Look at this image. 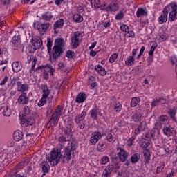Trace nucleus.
Listing matches in <instances>:
<instances>
[{
  "mask_svg": "<svg viewBox=\"0 0 177 177\" xmlns=\"http://www.w3.org/2000/svg\"><path fill=\"white\" fill-rule=\"evenodd\" d=\"M30 98L27 97V93H22L21 95L18 97V103L19 104H28Z\"/></svg>",
  "mask_w": 177,
  "mask_h": 177,
  "instance_id": "obj_15",
  "label": "nucleus"
},
{
  "mask_svg": "<svg viewBox=\"0 0 177 177\" xmlns=\"http://www.w3.org/2000/svg\"><path fill=\"white\" fill-rule=\"evenodd\" d=\"M142 16H147V10L145 8H139L136 12V17H142Z\"/></svg>",
  "mask_w": 177,
  "mask_h": 177,
  "instance_id": "obj_28",
  "label": "nucleus"
},
{
  "mask_svg": "<svg viewBox=\"0 0 177 177\" xmlns=\"http://www.w3.org/2000/svg\"><path fill=\"white\" fill-rule=\"evenodd\" d=\"M53 18V15L50 12H46L42 15L43 20H46L47 21H49V20H50Z\"/></svg>",
  "mask_w": 177,
  "mask_h": 177,
  "instance_id": "obj_37",
  "label": "nucleus"
},
{
  "mask_svg": "<svg viewBox=\"0 0 177 177\" xmlns=\"http://www.w3.org/2000/svg\"><path fill=\"white\" fill-rule=\"evenodd\" d=\"M117 150H120V151L118 153V156L120 161H122V162H125V161L128 160V152L120 147H118Z\"/></svg>",
  "mask_w": 177,
  "mask_h": 177,
  "instance_id": "obj_10",
  "label": "nucleus"
},
{
  "mask_svg": "<svg viewBox=\"0 0 177 177\" xmlns=\"http://www.w3.org/2000/svg\"><path fill=\"white\" fill-rule=\"evenodd\" d=\"M63 151L61 149V147L57 150H54L50 152L48 161L53 167L57 165L58 162H60V158H62V153Z\"/></svg>",
  "mask_w": 177,
  "mask_h": 177,
  "instance_id": "obj_3",
  "label": "nucleus"
},
{
  "mask_svg": "<svg viewBox=\"0 0 177 177\" xmlns=\"http://www.w3.org/2000/svg\"><path fill=\"white\" fill-rule=\"evenodd\" d=\"M1 110L5 117H10L11 111L8 106H3Z\"/></svg>",
  "mask_w": 177,
  "mask_h": 177,
  "instance_id": "obj_35",
  "label": "nucleus"
},
{
  "mask_svg": "<svg viewBox=\"0 0 177 177\" xmlns=\"http://www.w3.org/2000/svg\"><path fill=\"white\" fill-rule=\"evenodd\" d=\"M99 108H94L90 111V117L94 120H97V115L102 116V113Z\"/></svg>",
  "mask_w": 177,
  "mask_h": 177,
  "instance_id": "obj_18",
  "label": "nucleus"
},
{
  "mask_svg": "<svg viewBox=\"0 0 177 177\" xmlns=\"http://www.w3.org/2000/svg\"><path fill=\"white\" fill-rule=\"evenodd\" d=\"M142 118H143V116L142 114L139 112H136L133 115H132V120L135 122H139V121H142Z\"/></svg>",
  "mask_w": 177,
  "mask_h": 177,
  "instance_id": "obj_30",
  "label": "nucleus"
},
{
  "mask_svg": "<svg viewBox=\"0 0 177 177\" xmlns=\"http://www.w3.org/2000/svg\"><path fill=\"white\" fill-rule=\"evenodd\" d=\"M120 30L126 33L127 31L129 30V26H128V25H122L120 26Z\"/></svg>",
  "mask_w": 177,
  "mask_h": 177,
  "instance_id": "obj_63",
  "label": "nucleus"
},
{
  "mask_svg": "<svg viewBox=\"0 0 177 177\" xmlns=\"http://www.w3.org/2000/svg\"><path fill=\"white\" fill-rule=\"evenodd\" d=\"M34 124H35V120L33 118H26L24 116H23V118H21V127H23V128H27L28 131H32V129L35 128Z\"/></svg>",
  "mask_w": 177,
  "mask_h": 177,
  "instance_id": "obj_4",
  "label": "nucleus"
},
{
  "mask_svg": "<svg viewBox=\"0 0 177 177\" xmlns=\"http://www.w3.org/2000/svg\"><path fill=\"white\" fill-rule=\"evenodd\" d=\"M85 117H86V111H83L81 114H78L75 117V122L79 127L80 129H85Z\"/></svg>",
  "mask_w": 177,
  "mask_h": 177,
  "instance_id": "obj_6",
  "label": "nucleus"
},
{
  "mask_svg": "<svg viewBox=\"0 0 177 177\" xmlns=\"http://www.w3.org/2000/svg\"><path fill=\"white\" fill-rule=\"evenodd\" d=\"M156 48H157V44H153L151 47V50L149 51V56H153V54L154 53V51L156 50Z\"/></svg>",
  "mask_w": 177,
  "mask_h": 177,
  "instance_id": "obj_58",
  "label": "nucleus"
},
{
  "mask_svg": "<svg viewBox=\"0 0 177 177\" xmlns=\"http://www.w3.org/2000/svg\"><path fill=\"white\" fill-rule=\"evenodd\" d=\"M165 103H167V100H165V99L158 98L153 100L151 102V107H156V106H158V104H165Z\"/></svg>",
  "mask_w": 177,
  "mask_h": 177,
  "instance_id": "obj_22",
  "label": "nucleus"
},
{
  "mask_svg": "<svg viewBox=\"0 0 177 177\" xmlns=\"http://www.w3.org/2000/svg\"><path fill=\"white\" fill-rule=\"evenodd\" d=\"M64 50L63 48H59V46H53V53L52 55L50 56V62H56L60 57V56H63Z\"/></svg>",
  "mask_w": 177,
  "mask_h": 177,
  "instance_id": "obj_7",
  "label": "nucleus"
},
{
  "mask_svg": "<svg viewBox=\"0 0 177 177\" xmlns=\"http://www.w3.org/2000/svg\"><path fill=\"white\" fill-rule=\"evenodd\" d=\"M118 57V55L117 53L113 54L110 57H109V63H114L115 60H117Z\"/></svg>",
  "mask_w": 177,
  "mask_h": 177,
  "instance_id": "obj_49",
  "label": "nucleus"
},
{
  "mask_svg": "<svg viewBox=\"0 0 177 177\" xmlns=\"http://www.w3.org/2000/svg\"><path fill=\"white\" fill-rule=\"evenodd\" d=\"M144 157L146 162H149L150 161V151L148 149H145L144 151Z\"/></svg>",
  "mask_w": 177,
  "mask_h": 177,
  "instance_id": "obj_42",
  "label": "nucleus"
},
{
  "mask_svg": "<svg viewBox=\"0 0 177 177\" xmlns=\"http://www.w3.org/2000/svg\"><path fill=\"white\" fill-rule=\"evenodd\" d=\"M120 9V6L117 3L112 2L109 6H107L105 10L106 12H117Z\"/></svg>",
  "mask_w": 177,
  "mask_h": 177,
  "instance_id": "obj_19",
  "label": "nucleus"
},
{
  "mask_svg": "<svg viewBox=\"0 0 177 177\" xmlns=\"http://www.w3.org/2000/svg\"><path fill=\"white\" fill-rule=\"evenodd\" d=\"M125 64L129 66V67L133 66L135 64V58L133 57L130 56L127 60L125 62Z\"/></svg>",
  "mask_w": 177,
  "mask_h": 177,
  "instance_id": "obj_38",
  "label": "nucleus"
},
{
  "mask_svg": "<svg viewBox=\"0 0 177 177\" xmlns=\"http://www.w3.org/2000/svg\"><path fill=\"white\" fill-rule=\"evenodd\" d=\"M27 164H28V162L26 160H22L21 162H20L19 163H18L15 169H23V168H24V167H26V165H27Z\"/></svg>",
  "mask_w": 177,
  "mask_h": 177,
  "instance_id": "obj_40",
  "label": "nucleus"
},
{
  "mask_svg": "<svg viewBox=\"0 0 177 177\" xmlns=\"http://www.w3.org/2000/svg\"><path fill=\"white\" fill-rule=\"evenodd\" d=\"M133 143H135V138L134 137H131V138H129L127 141V145L129 146V147H131V146H132V145H133Z\"/></svg>",
  "mask_w": 177,
  "mask_h": 177,
  "instance_id": "obj_62",
  "label": "nucleus"
},
{
  "mask_svg": "<svg viewBox=\"0 0 177 177\" xmlns=\"http://www.w3.org/2000/svg\"><path fill=\"white\" fill-rule=\"evenodd\" d=\"M59 146L61 147V156H62L63 162H68L71 158H74V150H75V145L66 140L64 137H59Z\"/></svg>",
  "mask_w": 177,
  "mask_h": 177,
  "instance_id": "obj_1",
  "label": "nucleus"
},
{
  "mask_svg": "<svg viewBox=\"0 0 177 177\" xmlns=\"http://www.w3.org/2000/svg\"><path fill=\"white\" fill-rule=\"evenodd\" d=\"M141 141V147H142V149H147V147L150 146V140H146L145 138H142Z\"/></svg>",
  "mask_w": 177,
  "mask_h": 177,
  "instance_id": "obj_39",
  "label": "nucleus"
},
{
  "mask_svg": "<svg viewBox=\"0 0 177 177\" xmlns=\"http://www.w3.org/2000/svg\"><path fill=\"white\" fill-rule=\"evenodd\" d=\"M12 67L15 73H19L21 70V64L19 62H14Z\"/></svg>",
  "mask_w": 177,
  "mask_h": 177,
  "instance_id": "obj_31",
  "label": "nucleus"
},
{
  "mask_svg": "<svg viewBox=\"0 0 177 177\" xmlns=\"http://www.w3.org/2000/svg\"><path fill=\"white\" fill-rule=\"evenodd\" d=\"M64 136H60V138H65L66 140L70 142L71 138H73V133L71 132V128L66 127L63 130Z\"/></svg>",
  "mask_w": 177,
  "mask_h": 177,
  "instance_id": "obj_16",
  "label": "nucleus"
},
{
  "mask_svg": "<svg viewBox=\"0 0 177 177\" xmlns=\"http://www.w3.org/2000/svg\"><path fill=\"white\" fill-rule=\"evenodd\" d=\"M139 160H140V154L139 153H133L131 157V162L132 164H136V162H139Z\"/></svg>",
  "mask_w": 177,
  "mask_h": 177,
  "instance_id": "obj_34",
  "label": "nucleus"
},
{
  "mask_svg": "<svg viewBox=\"0 0 177 177\" xmlns=\"http://www.w3.org/2000/svg\"><path fill=\"white\" fill-rule=\"evenodd\" d=\"M164 167H165V163H164V162H161L160 163V166L156 169V174H161V172H162V169H164Z\"/></svg>",
  "mask_w": 177,
  "mask_h": 177,
  "instance_id": "obj_46",
  "label": "nucleus"
},
{
  "mask_svg": "<svg viewBox=\"0 0 177 177\" xmlns=\"http://www.w3.org/2000/svg\"><path fill=\"white\" fill-rule=\"evenodd\" d=\"M124 35L127 37V38H135V32L132 30H129V29L126 31Z\"/></svg>",
  "mask_w": 177,
  "mask_h": 177,
  "instance_id": "obj_47",
  "label": "nucleus"
},
{
  "mask_svg": "<svg viewBox=\"0 0 177 177\" xmlns=\"http://www.w3.org/2000/svg\"><path fill=\"white\" fill-rule=\"evenodd\" d=\"M33 133L26 134V142H32Z\"/></svg>",
  "mask_w": 177,
  "mask_h": 177,
  "instance_id": "obj_64",
  "label": "nucleus"
},
{
  "mask_svg": "<svg viewBox=\"0 0 177 177\" xmlns=\"http://www.w3.org/2000/svg\"><path fill=\"white\" fill-rule=\"evenodd\" d=\"M166 8H167V12H170L169 21H175L177 19V5L175 3H171Z\"/></svg>",
  "mask_w": 177,
  "mask_h": 177,
  "instance_id": "obj_5",
  "label": "nucleus"
},
{
  "mask_svg": "<svg viewBox=\"0 0 177 177\" xmlns=\"http://www.w3.org/2000/svg\"><path fill=\"white\" fill-rule=\"evenodd\" d=\"M24 111V117H26V115H28L31 113V110H30V108L28 107V106H25Z\"/></svg>",
  "mask_w": 177,
  "mask_h": 177,
  "instance_id": "obj_55",
  "label": "nucleus"
},
{
  "mask_svg": "<svg viewBox=\"0 0 177 177\" xmlns=\"http://www.w3.org/2000/svg\"><path fill=\"white\" fill-rule=\"evenodd\" d=\"M47 49L48 50V53L52 52V41L48 39L47 41Z\"/></svg>",
  "mask_w": 177,
  "mask_h": 177,
  "instance_id": "obj_56",
  "label": "nucleus"
},
{
  "mask_svg": "<svg viewBox=\"0 0 177 177\" xmlns=\"http://www.w3.org/2000/svg\"><path fill=\"white\" fill-rule=\"evenodd\" d=\"M121 109H122V105H121L120 102H118L115 105L114 111H115V113H120V111H121Z\"/></svg>",
  "mask_w": 177,
  "mask_h": 177,
  "instance_id": "obj_51",
  "label": "nucleus"
},
{
  "mask_svg": "<svg viewBox=\"0 0 177 177\" xmlns=\"http://www.w3.org/2000/svg\"><path fill=\"white\" fill-rule=\"evenodd\" d=\"M17 149H15V151H23L24 150L25 147L22 144L18 143L16 145Z\"/></svg>",
  "mask_w": 177,
  "mask_h": 177,
  "instance_id": "obj_52",
  "label": "nucleus"
},
{
  "mask_svg": "<svg viewBox=\"0 0 177 177\" xmlns=\"http://www.w3.org/2000/svg\"><path fill=\"white\" fill-rule=\"evenodd\" d=\"M50 26V24L49 23L39 24L37 28L39 34H41L43 35L44 33L48 31V29L49 28Z\"/></svg>",
  "mask_w": 177,
  "mask_h": 177,
  "instance_id": "obj_17",
  "label": "nucleus"
},
{
  "mask_svg": "<svg viewBox=\"0 0 177 177\" xmlns=\"http://www.w3.org/2000/svg\"><path fill=\"white\" fill-rule=\"evenodd\" d=\"M75 55V53L71 50H68V52L66 53V57L68 59H73L74 56Z\"/></svg>",
  "mask_w": 177,
  "mask_h": 177,
  "instance_id": "obj_50",
  "label": "nucleus"
},
{
  "mask_svg": "<svg viewBox=\"0 0 177 177\" xmlns=\"http://www.w3.org/2000/svg\"><path fill=\"white\" fill-rule=\"evenodd\" d=\"M162 132H163L164 135L167 136V138H169L171 136H174V133H175V132H176V131H174V129H173L172 127L168 126V127H165L162 129Z\"/></svg>",
  "mask_w": 177,
  "mask_h": 177,
  "instance_id": "obj_14",
  "label": "nucleus"
},
{
  "mask_svg": "<svg viewBox=\"0 0 177 177\" xmlns=\"http://www.w3.org/2000/svg\"><path fill=\"white\" fill-rule=\"evenodd\" d=\"M106 149H107V145H106V142H99L97 146V150L100 153H103V151H106Z\"/></svg>",
  "mask_w": 177,
  "mask_h": 177,
  "instance_id": "obj_29",
  "label": "nucleus"
},
{
  "mask_svg": "<svg viewBox=\"0 0 177 177\" xmlns=\"http://www.w3.org/2000/svg\"><path fill=\"white\" fill-rule=\"evenodd\" d=\"M146 128V122H141L137 129L134 130L135 135H139L140 132H143Z\"/></svg>",
  "mask_w": 177,
  "mask_h": 177,
  "instance_id": "obj_21",
  "label": "nucleus"
},
{
  "mask_svg": "<svg viewBox=\"0 0 177 177\" xmlns=\"http://www.w3.org/2000/svg\"><path fill=\"white\" fill-rule=\"evenodd\" d=\"M63 26H64V19H60L55 23L54 30H56V28H63Z\"/></svg>",
  "mask_w": 177,
  "mask_h": 177,
  "instance_id": "obj_32",
  "label": "nucleus"
},
{
  "mask_svg": "<svg viewBox=\"0 0 177 177\" xmlns=\"http://www.w3.org/2000/svg\"><path fill=\"white\" fill-rule=\"evenodd\" d=\"M109 156H104L100 160V164H102V165H104L107 164V162H109Z\"/></svg>",
  "mask_w": 177,
  "mask_h": 177,
  "instance_id": "obj_54",
  "label": "nucleus"
},
{
  "mask_svg": "<svg viewBox=\"0 0 177 177\" xmlns=\"http://www.w3.org/2000/svg\"><path fill=\"white\" fill-rule=\"evenodd\" d=\"M41 167L43 175L45 176L46 175V174H48V172H49V169H50V166H49V164L47 163V162H42Z\"/></svg>",
  "mask_w": 177,
  "mask_h": 177,
  "instance_id": "obj_27",
  "label": "nucleus"
},
{
  "mask_svg": "<svg viewBox=\"0 0 177 177\" xmlns=\"http://www.w3.org/2000/svg\"><path fill=\"white\" fill-rule=\"evenodd\" d=\"M145 49H146V47L142 46V48H140V53L137 57L138 60H139L140 59V57L143 55V53L145 52Z\"/></svg>",
  "mask_w": 177,
  "mask_h": 177,
  "instance_id": "obj_60",
  "label": "nucleus"
},
{
  "mask_svg": "<svg viewBox=\"0 0 177 177\" xmlns=\"http://www.w3.org/2000/svg\"><path fill=\"white\" fill-rule=\"evenodd\" d=\"M32 45H33V49L34 50H37V49H39L42 45V39L39 37H33L31 41Z\"/></svg>",
  "mask_w": 177,
  "mask_h": 177,
  "instance_id": "obj_12",
  "label": "nucleus"
},
{
  "mask_svg": "<svg viewBox=\"0 0 177 177\" xmlns=\"http://www.w3.org/2000/svg\"><path fill=\"white\" fill-rule=\"evenodd\" d=\"M12 41L15 46H19V45H20V38L18 37V36H14Z\"/></svg>",
  "mask_w": 177,
  "mask_h": 177,
  "instance_id": "obj_45",
  "label": "nucleus"
},
{
  "mask_svg": "<svg viewBox=\"0 0 177 177\" xmlns=\"http://www.w3.org/2000/svg\"><path fill=\"white\" fill-rule=\"evenodd\" d=\"M14 140L19 142L23 139V132L20 130H16L13 133Z\"/></svg>",
  "mask_w": 177,
  "mask_h": 177,
  "instance_id": "obj_23",
  "label": "nucleus"
},
{
  "mask_svg": "<svg viewBox=\"0 0 177 177\" xmlns=\"http://www.w3.org/2000/svg\"><path fill=\"white\" fill-rule=\"evenodd\" d=\"M85 100H86V94L84 93H79L77 97L75 98L76 103H84Z\"/></svg>",
  "mask_w": 177,
  "mask_h": 177,
  "instance_id": "obj_25",
  "label": "nucleus"
},
{
  "mask_svg": "<svg viewBox=\"0 0 177 177\" xmlns=\"http://www.w3.org/2000/svg\"><path fill=\"white\" fill-rule=\"evenodd\" d=\"M46 68H49L50 75L53 77V75H55V68H52V66H50V64H47Z\"/></svg>",
  "mask_w": 177,
  "mask_h": 177,
  "instance_id": "obj_61",
  "label": "nucleus"
},
{
  "mask_svg": "<svg viewBox=\"0 0 177 177\" xmlns=\"http://www.w3.org/2000/svg\"><path fill=\"white\" fill-rule=\"evenodd\" d=\"M17 91L21 92V93H24L25 92H27L28 91V84H23L21 82L18 81L17 82Z\"/></svg>",
  "mask_w": 177,
  "mask_h": 177,
  "instance_id": "obj_13",
  "label": "nucleus"
},
{
  "mask_svg": "<svg viewBox=\"0 0 177 177\" xmlns=\"http://www.w3.org/2000/svg\"><path fill=\"white\" fill-rule=\"evenodd\" d=\"M139 102H140V98L139 97H133L131 99V107H136V106H138V104H139Z\"/></svg>",
  "mask_w": 177,
  "mask_h": 177,
  "instance_id": "obj_43",
  "label": "nucleus"
},
{
  "mask_svg": "<svg viewBox=\"0 0 177 177\" xmlns=\"http://www.w3.org/2000/svg\"><path fill=\"white\" fill-rule=\"evenodd\" d=\"M168 20V8L165 7L163 9L162 14L158 18L159 24H164V23H167Z\"/></svg>",
  "mask_w": 177,
  "mask_h": 177,
  "instance_id": "obj_11",
  "label": "nucleus"
},
{
  "mask_svg": "<svg viewBox=\"0 0 177 177\" xmlns=\"http://www.w3.org/2000/svg\"><path fill=\"white\" fill-rule=\"evenodd\" d=\"M82 34L80 32H75L71 37V45L73 49H77L78 46H80V44H81V38Z\"/></svg>",
  "mask_w": 177,
  "mask_h": 177,
  "instance_id": "obj_8",
  "label": "nucleus"
},
{
  "mask_svg": "<svg viewBox=\"0 0 177 177\" xmlns=\"http://www.w3.org/2000/svg\"><path fill=\"white\" fill-rule=\"evenodd\" d=\"M54 46H58V48H62L63 49V46H64V40L62 38L56 39Z\"/></svg>",
  "mask_w": 177,
  "mask_h": 177,
  "instance_id": "obj_36",
  "label": "nucleus"
},
{
  "mask_svg": "<svg viewBox=\"0 0 177 177\" xmlns=\"http://www.w3.org/2000/svg\"><path fill=\"white\" fill-rule=\"evenodd\" d=\"M99 139H102V133L99 131H95L91 134V137L90 138V142L91 145H96V143L99 142Z\"/></svg>",
  "mask_w": 177,
  "mask_h": 177,
  "instance_id": "obj_9",
  "label": "nucleus"
},
{
  "mask_svg": "<svg viewBox=\"0 0 177 177\" xmlns=\"http://www.w3.org/2000/svg\"><path fill=\"white\" fill-rule=\"evenodd\" d=\"M46 99H48V97H44V95H42L41 99L38 102L39 107H42V106L46 104Z\"/></svg>",
  "mask_w": 177,
  "mask_h": 177,
  "instance_id": "obj_44",
  "label": "nucleus"
},
{
  "mask_svg": "<svg viewBox=\"0 0 177 177\" xmlns=\"http://www.w3.org/2000/svg\"><path fill=\"white\" fill-rule=\"evenodd\" d=\"M62 106H58L55 111L53 113L51 118L48 122L46 127L48 128H50V127H55V125H57V123L59 122V118H60V115L62 114Z\"/></svg>",
  "mask_w": 177,
  "mask_h": 177,
  "instance_id": "obj_2",
  "label": "nucleus"
},
{
  "mask_svg": "<svg viewBox=\"0 0 177 177\" xmlns=\"http://www.w3.org/2000/svg\"><path fill=\"white\" fill-rule=\"evenodd\" d=\"M169 115L173 120V121H176V118H175V114H176V111L170 109L168 111Z\"/></svg>",
  "mask_w": 177,
  "mask_h": 177,
  "instance_id": "obj_48",
  "label": "nucleus"
},
{
  "mask_svg": "<svg viewBox=\"0 0 177 177\" xmlns=\"http://www.w3.org/2000/svg\"><path fill=\"white\" fill-rule=\"evenodd\" d=\"M113 169H114V166H113V165H110L106 166L104 171L109 172V174H111V172H113Z\"/></svg>",
  "mask_w": 177,
  "mask_h": 177,
  "instance_id": "obj_57",
  "label": "nucleus"
},
{
  "mask_svg": "<svg viewBox=\"0 0 177 177\" xmlns=\"http://www.w3.org/2000/svg\"><path fill=\"white\" fill-rule=\"evenodd\" d=\"M95 70L97 71L98 74H100L102 77H104L107 74L106 69L102 66V65H96L95 66Z\"/></svg>",
  "mask_w": 177,
  "mask_h": 177,
  "instance_id": "obj_24",
  "label": "nucleus"
},
{
  "mask_svg": "<svg viewBox=\"0 0 177 177\" xmlns=\"http://www.w3.org/2000/svg\"><path fill=\"white\" fill-rule=\"evenodd\" d=\"M41 89L43 91V97H48V96L50 95V90L49 89V88H48V84H42Z\"/></svg>",
  "mask_w": 177,
  "mask_h": 177,
  "instance_id": "obj_26",
  "label": "nucleus"
},
{
  "mask_svg": "<svg viewBox=\"0 0 177 177\" xmlns=\"http://www.w3.org/2000/svg\"><path fill=\"white\" fill-rule=\"evenodd\" d=\"M92 6H94L95 9H99L100 8V0H90Z\"/></svg>",
  "mask_w": 177,
  "mask_h": 177,
  "instance_id": "obj_41",
  "label": "nucleus"
},
{
  "mask_svg": "<svg viewBox=\"0 0 177 177\" xmlns=\"http://www.w3.org/2000/svg\"><path fill=\"white\" fill-rule=\"evenodd\" d=\"M73 20L75 23H82L84 21V17L80 14H75L73 15Z\"/></svg>",
  "mask_w": 177,
  "mask_h": 177,
  "instance_id": "obj_33",
  "label": "nucleus"
},
{
  "mask_svg": "<svg viewBox=\"0 0 177 177\" xmlns=\"http://www.w3.org/2000/svg\"><path fill=\"white\" fill-rule=\"evenodd\" d=\"M124 19V11H120L115 16L116 20H122Z\"/></svg>",
  "mask_w": 177,
  "mask_h": 177,
  "instance_id": "obj_53",
  "label": "nucleus"
},
{
  "mask_svg": "<svg viewBox=\"0 0 177 177\" xmlns=\"http://www.w3.org/2000/svg\"><path fill=\"white\" fill-rule=\"evenodd\" d=\"M158 121L160 123L165 122V121H168V116L167 115H161L159 118Z\"/></svg>",
  "mask_w": 177,
  "mask_h": 177,
  "instance_id": "obj_59",
  "label": "nucleus"
},
{
  "mask_svg": "<svg viewBox=\"0 0 177 177\" xmlns=\"http://www.w3.org/2000/svg\"><path fill=\"white\" fill-rule=\"evenodd\" d=\"M160 129L153 128L151 131V138L153 139V140H157L158 139H160Z\"/></svg>",
  "mask_w": 177,
  "mask_h": 177,
  "instance_id": "obj_20",
  "label": "nucleus"
}]
</instances>
